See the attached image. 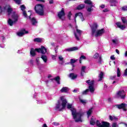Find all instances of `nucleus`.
<instances>
[{"instance_id":"1","label":"nucleus","mask_w":127,"mask_h":127,"mask_svg":"<svg viewBox=\"0 0 127 127\" xmlns=\"http://www.w3.org/2000/svg\"><path fill=\"white\" fill-rule=\"evenodd\" d=\"M67 109H70L71 111V114L73 116V118L76 123H82L83 120H82V117L84 115V112L83 111H80L78 113L76 112V109L72 107V104H68L66 106Z\"/></svg>"},{"instance_id":"2","label":"nucleus","mask_w":127,"mask_h":127,"mask_svg":"<svg viewBox=\"0 0 127 127\" xmlns=\"http://www.w3.org/2000/svg\"><path fill=\"white\" fill-rule=\"evenodd\" d=\"M68 102L65 96H61L56 104L55 109L57 111H63L66 108Z\"/></svg>"},{"instance_id":"3","label":"nucleus","mask_w":127,"mask_h":127,"mask_svg":"<svg viewBox=\"0 0 127 127\" xmlns=\"http://www.w3.org/2000/svg\"><path fill=\"white\" fill-rule=\"evenodd\" d=\"M11 19L9 18L7 20V23L10 26H12L16 22H17V21L18 20V17H19V16L18 15V14H17L15 12H12L11 13Z\"/></svg>"},{"instance_id":"4","label":"nucleus","mask_w":127,"mask_h":127,"mask_svg":"<svg viewBox=\"0 0 127 127\" xmlns=\"http://www.w3.org/2000/svg\"><path fill=\"white\" fill-rule=\"evenodd\" d=\"M35 11L39 14V15H44V6L41 4H37L35 5Z\"/></svg>"},{"instance_id":"5","label":"nucleus","mask_w":127,"mask_h":127,"mask_svg":"<svg viewBox=\"0 0 127 127\" xmlns=\"http://www.w3.org/2000/svg\"><path fill=\"white\" fill-rule=\"evenodd\" d=\"M3 11H7L8 14H11V12H12V8L9 5H6L3 8L0 6V13H1Z\"/></svg>"},{"instance_id":"6","label":"nucleus","mask_w":127,"mask_h":127,"mask_svg":"<svg viewBox=\"0 0 127 127\" xmlns=\"http://www.w3.org/2000/svg\"><path fill=\"white\" fill-rule=\"evenodd\" d=\"M115 97L117 98H120L124 99L126 98V92L124 90H119L116 93Z\"/></svg>"},{"instance_id":"7","label":"nucleus","mask_w":127,"mask_h":127,"mask_svg":"<svg viewBox=\"0 0 127 127\" xmlns=\"http://www.w3.org/2000/svg\"><path fill=\"white\" fill-rule=\"evenodd\" d=\"M76 31L74 32V36L77 40H80V36H81V35L82 34V30H79L78 29V26L75 27Z\"/></svg>"},{"instance_id":"8","label":"nucleus","mask_w":127,"mask_h":127,"mask_svg":"<svg viewBox=\"0 0 127 127\" xmlns=\"http://www.w3.org/2000/svg\"><path fill=\"white\" fill-rule=\"evenodd\" d=\"M105 33V29H101L100 30H96L94 32L93 35H91L92 36L98 37L99 36H102V34Z\"/></svg>"},{"instance_id":"9","label":"nucleus","mask_w":127,"mask_h":127,"mask_svg":"<svg viewBox=\"0 0 127 127\" xmlns=\"http://www.w3.org/2000/svg\"><path fill=\"white\" fill-rule=\"evenodd\" d=\"M96 126L99 127H110V123L106 122H102L101 123H100V122L97 121Z\"/></svg>"},{"instance_id":"10","label":"nucleus","mask_w":127,"mask_h":127,"mask_svg":"<svg viewBox=\"0 0 127 127\" xmlns=\"http://www.w3.org/2000/svg\"><path fill=\"white\" fill-rule=\"evenodd\" d=\"M36 51L41 54H45L47 52V49L43 46H41L39 49H35Z\"/></svg>"},{"instance_id":"11","label":"nucleus","mask_w":127,"mask_h":127,"mask_svg":"<svg viewBox=\"0 0 127 127\" xmlns=\"http://www.w3.org/2000/svg\"><path fill=\"white\" fill-rule=\"evenodd\" d=\"M58 16L60 19L62 20L65 19V11H64V9L63 8L61 11L58 13Z\"/></svg>"},{"instance_id":"12","label":"nucleus","mask_w":127,"mask_h":127,"mask_svg":"<svg viewBox=\"0 0 127 127\" xmlns=\"http://www.w3.org/2000/svg\"><path fill=\"white\" fill-rule=\"evenodd\" d=\"M117 108L121 110V109H123V110L124 112H127V104L126 103H122L121 104H119L116 105Z\"/></svg>"},{"instance_id":"13","label":"nucleus","mask_w":127,"mask_h":127,"mask_svg":"<svg viewBox=\"0 0 127 127\" xmlns=\"http://www.w3.org/2000/svg\"><path fill=\"white\" fill-rule=\"evenodd\" d=\"M90 27L92 29L91 35H94L95 32L97 31V28H98V24L96 22H94L90 26Z\"/></svg>"},{"instance_id":"14","label":"nucleus","mask_w":127,"mask_h":127,"mask_svg":"<svg viewBox=\"0 0 127 127\" xmlns=\"http://www.w3.org/2000/svg\"><path fill=\"white\" fill-rule=\"evenodd\" d=\"M117 26L119 27V28H120L122 30H124V29H126V25H122V23L120 22H117L116 23Z\"/></svg>"},{"instance_id":"15","label":"nucleus","mask_w":127,"mask_h":127,"mask_svg":"<svg viewBox=\"0 0 127 127\" xmlns=\"http://www.w3.org/2000/svg\"><path fill=\"white\" fill-rule=\"evenodd\" d=\"M93 7H95V5L92 4V5H90V6L87 7L86 10L87 12H88L89 14H91V13L92 12V11L94 10V9L93 8Z\"/></svg>"},{"instance_id":"16","label":"nucleus","mask_w":127,"mask_h":127,"mask_svg":"<svg viewBox=\"0 0 127 127\" xmlns=\"http://www.w3.org/2000/svg\"><path fill=\"white\" fill-rule=\"evenodd\" d=\"M26 33H28V32L27 31H26L25 30H22L18 32L17 33V35L18 36H23L25 34H26Z\"/></svg>"},{"instance_id":"17","label":"nucleus","mask_w":127,"mask_h":127,"mask_svg":"<svg viewBox=\"0 0 127 127\" xmlns=\"http://www.w3.org/2000/svg\"><path fill=\"white\" fill-rule=\"evenodd\" d=\"M93 58L94 59H98L99 58V61L98 63H101L102 61V57L100 56V55L98 53H96L94 55H93Z\"/></svg>"},{"instance_id":"18","label":"nucleus","mask_w":127,"mask_h":127,"mask_svg":"<svg viewBox=\"0 0 127 127\" xmlns=\"http://www.w3.org/2000/svg\"><path fill=\"white\" fill-rule=\"evenodd\" d=\"M79 48L77 47H74L72 48H67L65 49V51H67V52H71L72 51H76V50H78Z\"/></svg>"},{"instance_id":"19","label":"nucleus","mask_w":127,"mask_h":127,"mask_svg":"<svg viewBox=\"0 0 127 127\" xmlns=\"http://www.w3.org/2000/svg\"><path fill=\"white\" fill-rule=\"evenodd\" d=\"M108 1L111 6H116L117 3H118L117 0H108Z\"/></svg>"},{"instance_id":"20","label":"nucleus","mask_w":127,"mask_h":127,"mask_svg":"<svg viewBox=\"0 0 127 127\" xmlns=\"http://www.w3.org/2000/svg\"><path fill=\"white\" fill-rule=\"evenodd\" d=\"M20 8L21 10L23 11V15L25 16V17H27L26 12L24 11L25 10V6H24V5H22L20 6Z\"/></svg>"},{"instance_id":"21","label":"nucleus","mask_w":127,"mask_h":127,"mask_svg":"<svg viewBox=\"0 0 127 127\" xmlns=\"http://www.w3.org/2000/svg\"><path fill=\"white\" fill-rule=\"evenodd\" d=\"M29 18L31 19V22L32 23V24L33 25H36V24H37V21L36 20V19H35V18L33 17L31 18L30 16H29Z\"/></svg>"},{"instance_id":"22","label":"nucleus","mask_w":127,"mask_h":127,"mask_svg":"<svg viewBox=\"0 0 127 127\" xmlns=\"http://www.w3.org/2000/svg\"><path fill=\"white\" fill-rule=\"evenodd\" d=\"M95 86L93 85H90L88 86V91L90 92V93H92V94H93V93L95 92Z\"/></svg>"},{"instance_id":"23","label":"nucleus","mask_w":127,"mask_h":127,"mask_svg":"<svg viewBox=\"0 0 127 127\" xmlns=\"http://www.w3.org/2000/svg\"><path fill=\"white\" fill-rule=\"evenodd\" d=\"M41 58L42 59L44 63H47V61H48V58L47 57V56L42 55L41 57Z\"/></svg>"},{"instance_id":"24","label":"nucleus","mask_w":127,"mask_h":127,"mask_svg":"<svg viewBox=\"0 0 127 127\" xmlns=\"http://www.w3.org/2000/svg\"><path fill=\"white\" fill-rule=\"evenodd\" d=\"M68 91L69 88L67 87H64L60 90L61 93H68Z\"/></svg>"},{"instance_id":"25","label":"nucleus","mask_w":127,"mask_h":127,"mask_svg":"<svg viewBox=\"0 0 127 127\" xmlns=\"http://www.w3.org/2000/svg\"><path fill=\"white\" fill-rule=\"evenodd\" d=\"M43 40H44V39H43V38H37L34 39V42H37L38 43L43 42Z\"/></svg>"},{"instance_id":"26","label":"nucleus","mask_w":127,"mask_h":127,"mask_svg":"<svg viewBox=\"0 0 127 127\" xmlns=\"http://www.w3.org/2000/svg\"><path fill=\"white\" fill-rule=\"evenodd\" d=\"M69 77H70L72 80H74L78 77V75L74 73H71L69 74Z\"/></svg>"},{"instance_id":"27","label":"nucleus","mask_w":127,"mask_h":127,"mask_svg":"<svg viewBox=\"0 0 127 127\" xmlns=\"http://www.w3.org/2000/svg\"><path fill=\"white\" fill-rule=\"evenodd\" d=\"M86 83L89 86H93L94 85L95 81H94V80H88L86 81Z\"/></svg>"},{"instance_id":"28","label":"nucleus","mask_w":127,"mask_h":127,"mask_svg":"<svg viewBox=\"0 0 127 127\" xmlns=\"http://www.w3.org/2000/svg\"><path fill=\"white\" fill-rule=\"evenodd\" d=\"M82 15H83V13H82V12L76 13L74 16V21L76 22V18L77 16H79L80 18Z\"/></svg>"},{"instance_id":"29","label":"nucleus","mask_w":127,"mask_h":127,"mask_svg":"<svg viewBox=\"0 0 127 127\" xmlns=\"http://www.w3.org/2000/svg\"><path fill=\"white\" fill-rule=\"evenodd\" d=\"M35 51H36V50H35V49L34 50V49H31L30 50V55H31V56H32L33 57L35 56L36 54H35Z\"/></svg>"},{"instance_id":"30","label":"nucleus","mask_w":127,"mask_h":127,"mask_svg":"<svg viewBox=\"0 0 127 127\" xmlns=\"http://www.w3.org/2000/svg\"><path fill=\"white\" fill-rule=\"evenodd\" d=\"M112 42L114 43V44L117 45L119 44L120 43V41L119 40V39L118 38H115L112 40Z\"/></svg>"},{"instance_id":"31","label":"nucleus","mask_w":127,"mask_h":127,"mask_svg":"<svg viewBox=\"0 0 127 127\" xmlns=\"http://www.w3.org/2000/svg\"><path fill=\"white\" fill-rule=\"evenodd\" d=\"M86 57L83 55L81 56V57L79 58V63L80 64H82V61H83V60H86Z\"/></svg>"},{"instance_id":"32","label":"nucleus","mask_w":127,"mask_h":127,"mask_svg":"<svg viewBox=\"0 0 127 127\" xmlns=\"http://www.w3.org/2000/svg\"><path fill=\"white\" fill-rule=\"evenodd\" d=\"M84 3L89 4V5H92V4H94V3H93V2H92L91 0H84Z\"/></svg>"},{"instance_id":"33","label":"nucleus","mask_w":127,"mask_h":127,"mask_svg":"<svg viewBox=\"0 0 127 127\" xmlns=\"http://www.w3.org/2000/svg\"><path fill=\"white\" fill-rule=\"evenodd\" d=\"M85 8V4H81L80 5H79L78 6H77V9H83V8Z\"/></svg>"},{"instance_id":"34","label":"nucleus","mask_w":127,"mask_h":127,"mask_svg":"<svg viewBox=\"0 0 127 127\" xmlns=\"http://www.w3.org/2000/svg\"><path fill=\"white\" fill-rule=\"evenodd\" d=\"M96 124V119L92 118L90 121V125L94 126Z\"/></svg>"},{"instance_id":"35","label":"nucleus","mask_w":127,"mask_h":127,"mask_svg":"<svg viewBox=\"0 0 127 127\" xmlns=\"http://www.w3.org/2000/svg\"><path fill=\"white\" fill-rule=\"evenodd\" d=\"M104 76V72H101L99 75V81H102L103 79V77Z\"/></svg>"},{"instance_id":"36","label":"nucleus","mask_w":127,"mask_h":127,"mask_svg":"<svg viewBox=\"0 0 127 127\" xmlns=\"http://www.w3.org/2000/svg\"><path fill=\"white\" fill-rule=\"evenodd\" d=\"M93 112V108H90L87 112L88 118L91 116V114H92Z\"/></svg>"},{"instance_id":"37","label":"nucleus","mask_w":127,"mask_h":127,"mask_svg":"<svg viewBox=\"0 0 127 127\" xmlns=\"http://www.w3.org/2000/svg\"><path fill=\"white\" fill-rule=\"evenodd\" d=\"M110 121H118V118L115 116H109Z\"/></svg>"},{"instance_id":"38","label":"nucleus","mask_w":127,"mask_h":127,"mask_svg":"<svg viewBox=\"0 0 127 127\" xmlns=\"http://www.w3.org/2000/svg\"><path fill=\"white\" fill-rule=\"evenodd\" d=\"M79 101L81 104H83V105H86V104H87V100L80 98Z\"/></svg>"},{"instance_id":"39","label":"nucleus","mask_w":127,"mask_h":127,"mask_svg":"<svg viewBox=\"0 0 127 127\" xmlns=\"http://www.w3.org/2000/svg\"><path fill=\"white\" fill-rule=\"evenodd\" d=\"M55 81L57 82L58 84H60V77L59 76H57L55 78Z\"/></svg>"},{"instance_id":"40","label":"nucleus","mask_w":127,"mask_h":127,"mask_svg":"<svg viewBox=\"0 0 127 127\" xmlns=\"http://www.w3.org/2000/svg\"><path fill=\"white\" fill-rule=\"evenodd\" d=\"M59 60L60 61V62H64V58H63L62 56L60 55L59 56Z\"/></svg>"},{"instance_id":"41","label":"nucleus","mask_w":127,"mask_h":127,"mask_svg":"<svg viewBox=\"0 0 127 127\" xmlns=\"http://www.w3.org/2000/svg\"><path fill=\"white\" fill-rule=\"evenodd\" d=\"M86 67L85 66H83L81 67V74H83V73H85V70L86 69Z\"/></svg>"},{"instance_id":"42","label":"nucleus","mask_w":127,"mask_h":127,"mask_svg":"<svg viewBox=\"0 0 127 127\" xmlns=\"http://www.w3.org/2000/svg\"><path fill=\"white\" fill-rule=\"evenodd\" d=\"M117 77H121V70H120V68H117Z\"/></svg>"},{"instance_id":"43","label":"nucleus","mask_w":127,"mask_h":127,"mask_svg":"<svg viewBox=\"0 0 127 127\" xmlns=\"http://www.w3.org/2000/svg\"><path fill=\"white\" fill-rule=\"evenodd\" d=\"M78 61V60H74L73 59H70V64H74V63H76Z\"/></svg>"},{"instance_id":"44","label":"nucleus","mask_w":127,"mask_h":127,"mask_svg":"<svg viewBox=\"0 0 127 127\" xmlns=\"http://www.w3.org/2000/svg\"><path fill=\"white\" fill-rule=\"evenodd\" d=\"M88 92H89V89H86L85 90L82 92V95H87V94H88Z\"/></svg>"},{"instance_id":"45","label":"nucleus","mask_w":127,"mask_h":127,"mask_svg":"<svg viewBox=\"0 0 127 127\" xmlns=\"http://www.w3.org/2000/svg\"><path fill=\"white\" fill-rule=\"evenodd\" d=\"M121 9L123 11H127V6H124L122 7Z\"/></svg>"},{"instance_id":"46","label":"nucleus","mask_w":127,"mask_h":127,"mask_svg":"<svg viewBox=\"0 0 127 127\" xmlns=\"http://www.w3.org/2000/svg\"><path fill=\"white\" fill-rule=\"evenodd\" d=\"M71 16H72V12H71V11H69L67 14V17L68 19H71Z\"/></svg>"},{"instance_id":"47","label":"nucleus","mask_w":127,"mask_h":127,"mask_svg":"<svg viewBox=\"0 0 127 127\" xmlns=\"http://www.w3.org/2000/svg\"><path fill=\"white\" fill-rule=\"evenodd\" d=\"M112 127H119V124L117 123H113L112 125Z\"/></svg>"},{"instance_id":"48","label":"nucleus","mask_w":127,"mask_h":127,"mask_svg":"<svg viewBox=\"0 0 127 127\" xmlns=\"http://www.w3.org/2000/svg\"><path fill=\"white\" fill-rule=\"evenodd\" d=\"M36 61L37 62V65H39L40 64V62H39V58H37L36 59Z\"/></svg>"},{"instance_id":"49","label":"nucleus","mask_w":127,"mask_h":127,"mask_svg":"<svg viewBox=\"0 0 127 127\" xmlns=\"http://www.w3.org/2000/svg\"><path fill=\"white\" fill-rule=\"evenodd\" d=\"M0 39L2 41V42H3L4 41V40H5V37H4V36H2L0 37Z\"/></svg>"},{"instance_id":"50","label":"nucleus","mask_w":127,"mask_h":127,"mask_svg":"<svg viewBox=\"0 0 127 127\" xmlns=\"http://www.w3.org/2000/svg\"><path fill=\"white\" fill-rule=\"evenodd\" d=\"M110 59H111V60H115L116 58H115V55H112L110 57Z\"/></svg>"},{"instance_id":"51","label":"nucleus","mask_w":127,"mask_h":127,"mask_svg":"<svg viewBox=\"0 0 127 127\" xmlns=\"http://www.w3.org/2000/svg\"><path fill=\"white\" fill-rule=\"evenodd\" d=\"M52 59H53V60H56V56L55 55H52Z\"/></svg>"},{"instance_id":"52","label":"nucleus","mask_w":127,"mask_h":127,"mask_svg":"<svg viewBox=\"0 0 127 127\" xmlns=\"http://www.w3.org/2000/svg\"><path fill=\"white\" fill-rule=\"evenodd\" d=\"M15 2H16L18 4H20V0H13Z\"/></svg>"},{"instance_id":"53","label":"nucleus","mask_w":127,"mask_h":127,"mask_svg":"<svg viewBox=\"0 0 127 127\" xmlns=\"http://www.w3.org/2000/svg\"><path fill=\"white\" fill-rule=\"evenodd\" d=\"M28 63H29V64H32L34 63V61H33V60H31L29 61Z\"/></svg>"},{"instance_id":"54","label":"nucleus","mask_w":127,"mask_h":127,"mask_svg":"<svg viewBox=\"0 0 127 127\" xmlns=\"http://www.w3.org/2000/svg\"><path fill=\"white\" fill-rule=\"evenodd\" d=\"M80 18L81 21H84V20H85V18H84V16H83V15Z\"/></svg>"},{"instance_id":"55","label":"nucleus","mask_w":127,"mask_h":127,"mask_svg":"<svg viewBox=\"0 0 127 127\" xmlns=\"http://www.w3.org/2000/svg\"><path fill=\"white\" fill-rule=\"evenodd\" d=\"M54 126H56V127L59 126V124L57 122H54Z\"/></svg>"},{"instance_id":"56","label":"nucleus","mask_w":127,"mask_h":127,"mask_svg":"<svg viewBox=\"0 0 127 127\" xmlns=\"http://www.w3.org/2000/svg\"><path fill=\"white\" fill-rule=\"evenodd\" d=\"M105 4H101V5L100 6V7H101V8H105Z\"/></svg>"},{"instance_id":"57","label":"nucleus","mask_w":127,"mask_h":127,"mask_svg":"<svg viewBox=\"0 0 127 127\" xmlns=\"http://www.w3.org/2000/svg\"><path fill=\"white\" fill-rule=\"evenodd\" d=\"M124 76H127V68L125 70Z\"/></svg>"},{"instance_id":"58","label":"nucleus","mask_w":127,"mask_h":127,"mask_svg":"<svg viewBox=\"0 0 127 127\" xmlns=\"http://www.w3.org/2000/svg\"><path fill=\"white\" fill-rule=\"evenodd\" d=\"M108 11H109V9H107V8L104 9L103 10V12H108Z\"/></svg>"},{"instance_id":"59","label":"nucleus","mask_w":127,"mask_h":127,"mask_svg":"<svg viewBox=\"0 0 127 127\" xmlns=\"http://www.w3.org/2000/svg\"><path fill=\"white\" fill-rule=\"evenodd\" d=\"M116 77H117L116 76H111L110 78L111 79V80H114V79H115V78H116Z\"/></svg>"},{"instance_id":"60","label":"nucleus","mask_w":127,"mask_h":127,"mask_svg":"<svg viewBox=\"0 0 127 127\" xmlns=\"http://www.w3.org/2000/svg\"><path fill=\"white\" fill-rule=\"evenodd\" d=\"M116 53H117V54H118V55L120 54V51H119V50L116 49Z\"/></svg>"},{"instance_id":"61","label":"nucleus","mask_w":127,"mask_h":127,"mask_svg":"<svg viewBox=\"0 0 127 127\" xmlns=\"http://www.w3.org/2000/svg\"><path fill=\"white\" fill-rule=\"evenodd\" d=\"M50 4L53 3V0H49Z\"/></svg>"},{"instance_id":"62","label":"nucleus","mask_w":127,"mask_h":127,"mask_svg":"<svg viewBox=\"0 0 127 127\" xmlns=\"http://www.w3.org/2000/svg\"><path fill=\"white\" fill-rule=\"evenodd\" d=\"M73 93H77V92H78V90L77 89H74L73 91Z\"/></svg>"},{"instance_id":"63","label":"nucleus","mask_w":127,"mask_h":127,"mask_svg":"<svg viewBox=\"0 0 127 127\" xmlns=\"http://www.w3.org/2000/svg\"><path fill=\"white\" fill-rule=\"evenodd\" d=\"M125 57H127V51L125 52Z\"/></svg>"},{"instance_id":"64","label":"nucleus","mask_w":127,"mask_h":127,"mask_svg":"<svg viewBox=\"0 0 127 127\" xmlns=\"http://www.w3.org/2000/svg\"><path fill=\"white\" fill-rule=\"evenodd\" d=\"M43 127H47V125L45 124H44V125H43Z\"/></svg>"}]
</instances>
